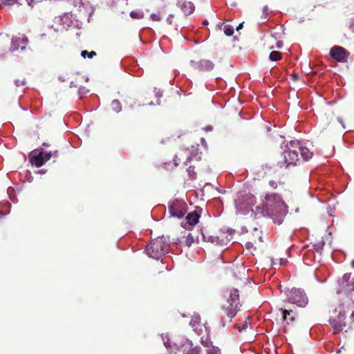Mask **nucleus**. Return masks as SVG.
<instances>
[{
	"instance_id": "obj_33",
	"label": "nucleus",
	"mask_w": 354,
	"mask_h": 354,
	"mask_svg": "<svg viewBox=\"0 0 354 354\" xmlns=\"http://www.w3.org/2000/svg\"><path fill=\"white\" fill-rule=\"evenodd\" d=\"M245 247L248 250L253 249L254 250H256V247L254 246V243L252 241H248L245 244Z\"/></svg>"
},
{
	"instance_id": "obj_35",
	"label": "nucleus",
	"mask_w": 354,
	"mask_h": 354,
	"mask_svg": "<svg viewBox=\"0 0 354 354\" xmlns=\"http://www.w3.org/2000/svg\"><path fill=\"white\" fill-rule=\"evenodd\" d=\"M269 185L274 189H277V181H275L274 180H270Z\"/></svg>"
},
{
	"instance_id": "obj_9",
	"label": "nucleus",
	"mask_w": 354,
	"mask_h": 354,
	"mask_svg": "<svg viewBox=\"0 0 354 354\" xmlns=\"http://www.w3.org/2000/svg\"><path fill=\"white\" fill-rule=\"evenodd\" d=\"M330 55L337 62H347L349 52L342 46H335L330 48Z\"/></svg>"
},
{
	"instance_id": "obj_3",
	"label": "nucleus",
	"mask_w": 354,
	"mask_h": 354,
	"mask_svg": "<svg viewBox=\"0 0 354 354\" xmlns=\"http://www.w3.org/2000/svg\"><path fill=\"white\" fill-rule=\"evenodd\" d=\"M341 286L346 294V298L342 303L341 309L344 311L346 309L352 310L354 307V278L351 273L343 275Z\"/></svg>"
},
{
	"instance_id": "obj_39",
	"label": "nucleus",
	"mask_w": 354,
	"mask_h": 354,
	"mask_svg": "<svg viewBox=\"0 0 354 354\" xmlns=\"http://www.w3.org/2000/svg\"><path fill=\"white\" fill-rule=\"evenodd\" d=\"M59 80L61 81V82H64L65 81V76L64 75H60L59 77Z\"/></svg>"
},
{
	"instance_id": "obj_32",
	"label": "nucleus",
	"mask_w": 354,
	"mask_h": 354,
	"mask_svg": "<svg viewBox=\"0 0 354 354\" xmlns=\"http://www.w3.org/2000/svg\"><path fill=\"white\" fill-rule=\"evenodd\" d=\"M53 156L52 152H44V162H47L50 160V158Z\"/></svg>"
},
{
	"instance_id": "obj_42",
	"label": "nucleus",
	"mask_w": 354,
	"mask_h": 354,
	"mask_svg": "<svg viewBox=\"0 0 354 354\" xmlns=\"http://www.w3.org/2000/svg\"><path fill=\"white\" fill-rule=\"evenodd\" d=\"M203 25H205H205H207V24H208V21H207V20H205V21H203Z\"/></svg>"
},
{
	"instance_id": "obj_10",
	"label": "nucleus",
	"mask_w": 354,
	"mask_h": 354,
	"mask_svg": "<svg viewBox=\"0 0 354 354\" xmlns=\"http://www.w3.org/2000/svg\"><path fill=\"white\" fill-rule=\"evenodd\" d=\"M30 162L37 167H41L45 162L44 159V150L35 149L29 153Z\"/></svg>"
},
{
	"instance_id": "obj_22",
	"label": "nucleus",
	"mask_w": 354,
	"mask_h": 354,
	"mask_svg": "<svg viewBox=\"0 0 354 354\" xmlns=\"http://www.w3.org/2000/svg\"><path fill=\"white\" fill-rule=\"evenodd\" d=\"M111 107L115 111H120L121 110L120 102L118 100H113L111 102Z\"/></svg>"
},
{
	"instance_id": "obj_7",
	"label": "nucleus",
	"mask_w": 354,
	"mask_h": 354,
	"mask_svg": "<svg viewBox=\"0 0 354 354\" xmlns=\"http://www.w3.org/2000/svg\"><path fill=\"white\" fill-rule=\"evenodd\" d=\"M187 211L186 203L181 200H174L169 203L168 212L171 216L182 218Z\"/></svg>"
},
{
	"instance_id": "obj_5",
	"label": "nucleus",
	"mask_w": 354,
	"mask_h": 354,
	"mask_svg": "<svg viewBox=\"0 0 354 354\" xmlns=\"http://www.w3.org/2000/svg\"><path fill=\"white\" fill-rule=\"evenodd\" d=\"M339 312L338 315L333 316H331L328 320L330 325L332 326L333 328L337 331L345 330L349 328V323L348 322V319L346 318L345 313L347 311H349L350 310L346 309L344 311V310L341 309L342 308V304L339 306Z\"/></svg>"
},
{
	"instance_id": "obj_13",
	"label": "nucleus",
	"mask_w": 354,
	"mask_h": 354,
	"mask_svg": "<svg viewBox=\"0 0 354 354\" xmlns=\"http://www.w3.org/2000/svg\"><path fill=\"white\" fill-rule=\"evenodd\" d=\"M177 5L180 8L185 15H191L195 9L194 3L187 0H177Z\"/></svg>"
},
{
	"instance_id": "obj_38",
	"label": "nucleus",
	"mask_w": 354,
	"mask_h": 354,
	"mask_svg": "<svg viewBox=\"0 0 354 354\" xmlns=\"http://www.w3.org/2000/svg\"><path fill=\"white\" fill-rule=\"evenodd\" d=\"M243 22L241 23L236 28V30L239 31L243 28Z\"/></svg>"
},
{
	"instance_id": "obj_18",
	"label": "nucleus",
	"mask_w": 354,
	"mask_h": 354,
	"mask_svg": "<svg viewBox=\"0 0 354 354\" xmlns=\"http://www.w3.org/2000/svg\"><path fill=\"white\" fill-rule=\"evenodd\" d=\"M299 150L301 156L305 160H307L312 157L313 153L309 151L308 149L306 147H299Z\"/></svg>"
},
{
	"instance_id": "obj_20",
	"label": "nucleus",
	"mask_w": 354,
	"mask_h": 354,
	"mask_svg": "<svg viewBox=\"0 0 354 354\" xmlns=\"http://www.w3.org/2000/svg\"><path fill=\"white\" fill-rule=\"evenodd\" d=\"M281 53L276 50H273L270 53L269 58L270 60L276 62L281 59Z\"/></svg>"
},
{
	"instance_id": "obj_23",
	"label": "nucleus",
	"mask_w": 354,
	"mask_h": 354,
	"mask_svg": "<svg viewBox=\"0 0 354 354\" xmlns=\"http://www.w3.org/2000/svg\"><path fill=\"white\" fill-rule=\"evenodd\" d=\"M96 53L95 51H91V52H88L87 50H82L81 52V55L82 57H83L84 58H86V57H89V58H93V57H95L96 55Z\"/></svg>"
},
{
	"instance_id": "obj_31",
	"label": "nucleus",
	"mask_w": 354,
	"mask_h": 354,
	"mask_svg": "<svg viewBox=\"0 0 354 354\" xmlns=\"http://www.w3.org/2000/svg\"><path fill=\"white\" fill-rule=\"evenodd\" d=\"M150 19L154 21H160L161 17L159 15L153 13L150 15Z\"/></svg>"
},
{
	"instance_id": "obj_34",
	"label": "nucleus",
	"mask_w": 354,
	"mask_h": 354,
	"mask_svg": "<svg viewBox=\"0 0 354 354\" xmlns=\"http://www.w3.org/2000/svg\"><path fill=\"white\" fill-rule=\"evenodd\" d=\"M15 85L17 86H23L25 84V80L24 79H17L15 80Z\"/></svg>"
},
{
	"instance_id": "obj_15",
	"label": "nucleus",
	"mask_w": 354,
	"mask_h": 354,
	"mask_svg": "<svg viewBox=\"0 0 354 354\" xmlns=\"http://www.w3.org/2000/svg\"><path fill=\"white\" fill-rule=\"evenodd\" d=\"M282 313V318L283 321L286 322L287 324L292 323L295 321V313L292 309H284Z\"/></svg>"
},
{
	"instance_id": "obj_40",
	"label": "nucleus",
	"mask_w": 354,
	"mask_h": 354,
	"mask_svg": "<svg viewBox=\"0 0 354 354\" xmlns=\"http://www.w3.org/2000/svg\"><path fill=\"white\" fill-rule=\"evenodd\" d=\"M53 153V156L54 157H58L59 156V153H58V151H55Z\"/></svg>"
},
{
	"instance_id": "obj_29",
	"label": "nucleus",
	"mask_w": 354,
	"mask_h": 354,
	"mask_svg": "<svg viewBox=\"0 0 354 354\" xmlns=\"http://www.w3.org/2000/svg\"><path fill=\"white\" fill-rule=\"evenodd\" d=\"M262 14L264 19H266L269 15V8L267 6L263 8Z\"/></svg>"
},
{
	"instance_id": "obj_41",
	"label": "nucleus",
	"mask_w": 354,
	"mask_h": 354,
	"mask_svg": "<svg viewBox=\"0 0 354 354\" xmlns=\"http://www.w3.org/2000/svg\"><path fill=\"white\" fill-rule=\"evenodd\" d=\"M43 146L46 147H50V145L48 143H47V142H44L43 143Z\"/></svg>"
},
{
	"instance_id": "obj_30",
	"label": "nucleus",
	"mask_w": 354,
	"mask_h": 354,
	"mask_svg": "<svg viewBox=\"0 0 354 354\" xmlns=\"http://www.w3.org/2000/svg\"><path fill=\"white\" fill-rule=\"evenodd\" d=\"M348 322L349 323V328H351L353 324H354V310H352V313L348 319Z\"/></svg>"
},
{
	"instance_id": "obj_43",
	"label": "nucleus",
	"mask_w": 354,
	"mask_h": 354,
	"mask_svg": "<svg viewBox=\"0 0 354 354\" xmlns=\"http://www.w3.org/2000/svg\"><path fill=\"white\" fill-rule=\"evenodd\" d=\"M324 244V243H322L321 244V245L319 246V247H320V248H322L323 247Z\"/></svg>"
},
{
	"instance_id": "obj_26",
	"label": "nucleus",
	"mask_w": 354,
	"mask_h": 354,
	"mask_svg": "<svg viewBox=\"0 0 354 354\" xmlns=\"http://www.w3.org/2000/svg\"><path fill=\"white\" fill-rule=\"evenodd\" d=\"M82 79H83L82 77H79L78 78H76L75 81H71L70 87L79 88L80 89H81L82 88L79 84V82L80 80H82Z\"/></svg>"
},
{
	"instance_id": "obj_1",
	"label": "nucleus",
	"mask_w": 354,
	"mask_h": 354,
	"mask_svg": "<svg viewBox=\"0 0 354 354\" xmlns=\"http://www.w3.org/2000/svg\"><path fill=\"white\" fill-rule=\"evenodd\" d=\"M286 212V205L280 195L273 193L265 196L262 203V213L271 217L274 223L281 224Z\"/></svg>"
},
{
	"instance_id": "obj_17",
	"label": "nucleus",
	"mask_w": 354,
	"mask_h": 354,
	"mask_svg": "<svg viewBox=\"0 0 354 354\" xmlns=\"http://www.w3.org/2000/svg\"><path fill=\"white\" fill-rule=\"evenodd\" d=\"M202 344L206 347V354H221L220 350L218 347L214 346L212 345V343H209L207 341L204 342L203 339L201 340Z\"/></svg>"
},
{
	"instance_id": "obj_24",
	"label": "nucleus",
	"mask_w": 354,
	"mask_h": 354,
	"mask_svg": "<svg viewBox=\"0 0 354 354\" xmlns=\"http://www.w3.org/2000/svg\"><path fill=\"white\" fill-rule=\"evenodd\" d=\"M187 171L188 172L189 176H190L191 179H196V172L194 171V167L189 166L187 169Z\"/></svg>"
},
{
	"instance_id": "obj_27",
	"label": "nucleus",
	"mask_w": 354,
	"mask_h": 354,
	"mask_svg": "<svg viewBox=\"0 0 354 354\" xmlns=\"http://www.w3.org/2000/svg\"><path fill=\"white\" fill-rule=\"evenodd\" d=\"M224 32L226 36L230 37L234 33V28L230 26H226L224 28Z\"/></svg>"
},
{
	"instance_id": "obj_11",
	"label": "nucleus",
	"mask_w": 354,
	"mask_h": 354,
	"mask_svg": "<svg viewBox=\"0 0 354 354\" xmlns=\"http://www.w3.org/2000/svg\"><path fill=\"white\" fill-rule=\"evenodd\" d=\"M192 66L200 71H210L214 67V63L209 59H201L199 62H191Z\"/></svg>"
},
{
	"instance_id": "obj_28",
	"label": "nucleus",
	"mask_w": 354,
	"mask_h": 354,
	"mask_svg": "<svg viewBox=\"0 0 354 354\" xmlns=\"http://www.w3.org/2000/svg\"><path fill=\"white\" fill-rule=\"evenodd\" d=\"M348 27L349 30L354 33V17H352L348 20Z\"/></svg>"
},
{
	"instance_id": "obj_37",
	"label": "nucleus",
	"mask_w": 354,
	"mask_h": 354,
	"mask_svg": "<svg viewBox=\"0 0 354 354\" xmlns=\"http://www.w3.org/2000/svg\"><path fill=\"white\" fill-rule=\"evenodd\" d=\"M287 262H288V261H287L286 259L281 258V259H280V262H279V266H281V265H284V264H286Z\"/></svg>"
},
{
	"instance_id": "obj_25",
	"label": "nucleus",
	"mask_w": 354,
	"mask_h": 354,
	"mask_svg": "<svg viewBox=\"0 0 354 354\" xmlns=\"http://www.w3.org/2000/svg\"><path fill=\"white\" fill-rule=\"evenodd\" d=\"M200 348L197 346L190 348L188 351H185L184 354H200Z\"/></svg>"
},
{
	"instance_id": "obj_19",
	"label": "nucleus",
	"mask_w": 354,
	"mask_h": 354,
	"mask_svg": "<svg viewBox=\"0 0 354 354\" xmlns=\"http://www.w3.org/2000/svg\"><path fill=\"white\" fill-rule=\"evenodd\" d=\"M130 17L135 19H141L145 17V14L142 10H133L130 12Z\"/></svg>"
},
{
	"instance_id": "obj_2",
	"label": "nucleus",
	"mask_w": 354,
	"mask_h": 354,
	"mask_svg": "<svg viewBox=\"0 0 354 354\" xmlns=\"http://www.w3.org/2000/svg\"><path fill=\"white\" fill-rule=\"evenodd\" d=\"M241 306L239 293L237 289L225 292L221 305L222 310L221 324L223 326H225L231 322L232 318L236 316L237 312L240 310Z\"/></svg>"
},
{
	"instance_id": "obj_6",
	"label": "nucleus",
	"mask_w": 354,
	"mask_h": 354,
	"mask_svg": "<svg viewBox=\"0 0 354 354\" xmlns=\"http://www.w3.org/2000/svg\"><path fill=\"white\" fill-rule=\"evenodd\" d=\"M286 300L299 307H305L308 302V297L304 291L300 288H293L286 292Z\"/></svg>"
},
{
	"instance_id": "obj_21",
	"label": "nucleus",
	"mask_w": 354,
	"mask_h": 354,
	"mask_svg": "<svg viewBox=\"0 0 354 354\" xmlns=\"http://www.w3.org/2000/svg\"><path fill=\"white\" fill-rule=\"evenodd\" d=\"M194 241H195L194 236L192 235V234L189 233L187 234V236H186L185 243L187 247H190L192 245V244L194 243Z\"/></svg>"
},
{
	"instance_id": "obj_36",
	"label": "nucleus",
	"mask_w": 354,
	"mask_h": 354,
	"mask_svg": "<svg viewBox=\"0 0 354 354\" xmlns=\"http://www.w3.org/2000/svg\"><path fill=\"white\" fill-rule=\"evenodd\" d=\"M174 16V15H169L167 19V22L168 24L171 25L173 24V19Z\"/></svg>"
},
{
	"instance_id": "obj_8",
	"label": "nucleus",
	"mask_w": 354,
	"mask_h": 354,
	"mask_svg": "<svg viewBox=\"0 0 354 354\" xmlns=\"http://www.w3.org/2000/svg\"><path fill=\"white\" fill-rule=\"evenodd\" d=\"M283 160L278 162L281 167L288 168L289 166H295L299 160V151L295 149H288L282 153Z\"/></svg>"
},
{
	"instance_id": "obj_14",
	"label": "nucleus",
	"mask_w": 354,
	"mask_h": 354,
	"mask_svg": "<svg viewBox=\"0 0 354 354\" xmlns=\"http://www.w3.org/2000/svg\"><path fill=\"white\" fill-rule=\"evenodd\" d=\"M199 218L200 215L196 211L189 212L185 217L186 223H185V227H187V224L190 226L195 225L198 222Z\"/></svg>"
},
{
	"instance_id": "obj_12",
	"label": "nucleus",
	"mask_w": 354,
	"mask_h": 354,
	"mask_svg": "<svg viewBox=\"0 0 354 354\" xmlns=\"http://www.w3.org/2000/svg\"><path fill=\"white\" fill-rule=\"evenodd\" d=\"M190 158V152L187 149H180L174 158L175 166H178L180 162L186 163Z\"/></svg>"
},
{
	"instance_id": "obj_4",
	"label": "nucleus",
	"mask_w": 354,
	"mask_h": 354,
	"mask_svg": "<svg viewBox=\"0 0 354 354\" xmlns=\"http://www.w3.org/2000/svg\"><path fill=\"white\" fill-rule=\"evenodd\" d=\"M169 244L163 237L152 240L145 248L147 255L153 259H159L169 251Z\"/></svg>"
},
{
	"instance_id": "obj_44",
	"label": "nucleus",
	"mask_w": 354,
	"mask_h": 354,
	"mask_svg": "<svg viewBox=\"0 0 354 354\" xmlns=\"http://www.w3.org/2000/svg\"><path fill=\"white\" fill-rule=\"evenodd\" d=\"M281 46L280 44H277V47L280 48Z\"/></svg>"
},
{
	"instance_id": "obj_16",
	"label": "nucleus",
	"mask_w": 354,
	"mask_h": 354,
	"mask_svg": "<svg viewBox=\"0 0 354 354\" xmlns=\"http://www.w3.org/2000/svg\"><path fill=\"white\" fill-rule=\"evenodd\" d=\"M202 236L205 241H208L214 244H219L220 239L217 236L209 235L207 232H204L202 230Z\"/></svg>"
}]
</instances>
